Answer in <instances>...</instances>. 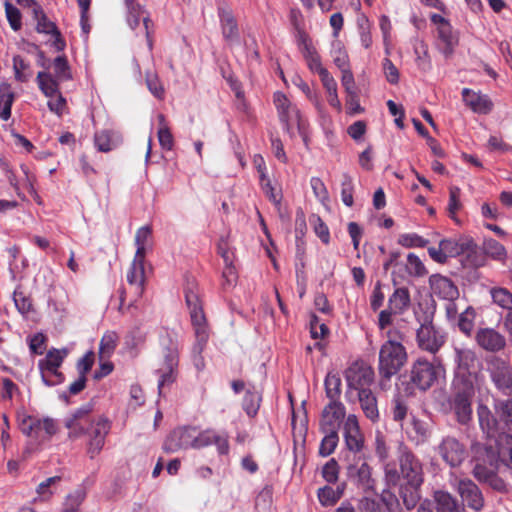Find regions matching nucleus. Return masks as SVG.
<instances>
[{"label":"nucleus","mask_w":512,"mask_h":512,"mask_svg":"<svg viewBox=\"0 0 512 512\" xmlns=\"http://www.w3.org/2000/svg\"><path fill=\"white\" fill-rule=\"evenodd\" d=\"M407 361L405 347L397 341H385L379 351L378 372L380 386L385 388L392 376L396 375Z\"/></svg>","instance_id":"7ed1b4c3"},{"label":"nucleus","mask_w":512,"mask_h":512,"mask_svg":"<svg viewBox=\"0 0 512 512\" xmlns=\"http://www.w3.org/2000/svg\"><path fill=\"white\" fill-rule=\"evenodd\" d=\"M429 285L433 294L447 301H454L459 297V290L454 282L441 274L429 277Z\"/></svg>","instance_id":"4be33fe9"},{"label":"nucleus","mask_w":512,"mask_h":512,"mask_svg":"<svg viewBox=\"0 0 512 512\" xmlns=\"http://www.w3.org/2000/svg\"><path fill=\"white\" fill-rule=\"evenodd\" d=\"M325 394L329 402L342 403L340 401L342 393V381L337 373L329 372L324 381Z\"/></svg>","instance_id":"2f4dec72"},{"label":"nucleus","mask_w":512,"mask_h":512,"mask_svg":"<svg viewBox=\"0 0 512 512\" xmlns=\"http://www.w3.org/2000/svg\"><path fill=\"white\" fill-rule=\"evenodd\" d=\"M310 334L313 339L324 338L329 334V328L325 323H321L318 316L312 314L310 317Z\"/></svg>","instance_id":"774afa93"},{"label":"nucleus","mask_w":512,"mask_h":512,"mask_svg":"<svg viewBox=\"0 0 512 512\" xmlns=\"http://www.w3.org/2000/svg\"><path fill=\"white\" fill-rule=\"evenodd\" d=\"M14 102V93L8 85L0 88V118L8 120L11 117V108Z\"/></svg>","instance_id":"79ce46f5"},{"label":"nucleus","mask_w":512,"mask_h":512,"mask_svg":"<svg viewBox=\"0 0 512 512\" xmlns=\"http://www.w3.org/2000/svg\"><path fill=\"white\" fill-rule=\"evenodd\" d=\"M33 16H34V19L37 21L36 30L39 33L53 34L54 32H56L58 30L55 23L48 20L42 7L40 8V12L34 13Z\"/></svg>","instance_id":"680f3d73"},{"label":"nucleus","mask_w":512,"mask_h":512,"mask_svg":"<svg viewBox=\"0 0 512 512\" xmlns=\"http://www.w3.org/2000/svg\"><path fill=\"white\" fill-rule=\"evenodd\" d=\"M361 45L368 49L372 45L371 24L365 16L357 19Z\"/></svg>","instance_id":"6e6d98bb"},{"label":"nucleus","mask_w":512,"mask_h":512,"mask_svg":"<svg viewBox=\"0 0 512 512\" xmlns=\"http://www.w3.org/2000/svg\"><path fill=\"white\" fill-rule=\"evenodd\" d=\"M92 408L91 404L83 405L78 408L69 419H67L66 427L69 429L70 438H77L88 433L92 423L94 422L90 417Z\"/></svg>","instance_id":"6ab92c4d"},{"label":"nucleus","mask_w":512,"mask_h":512,"mask_svg":"<svg viewBox=\"0 0 512 512\" xmlns=\"http://www.w3.org/2000/svg\"><path fill=\"white\" fill-rule=\"evenodd\" d=\"M260 172V183L262 190L268 199L273 202L274 205L279 206L281 203L282 194L280 191H276V189L272 186L270 179L266 176L265 172L261 170V166L259 165Z\"/></svg>","instance_id":"de8ad7c7"},{"label":"nucleus","mask_w":512,"mask_h":512,"mask_svg":"<svg viewBox=\"0 0 512 512\" xmlns=\"http://www.w3.org/2000/svg\"><path fill=\"white\" fill-rule=\"evenodd\" d=\"M453 486L462 502L469 509L480 512L484 507V496L480 488L469 478H455Z\"/></svg>","instance_id":"2eb2a0df"},{"label":"nucleus","mask_w":512,"mask_h":512,"mask_svg":"<svg viewBox=\"0 0 512 512\" xmlns=\"http://www.w3.org/2000/svg\"><path fill=\"white\" fill-rule=\"evenodd\" d=\"M340 467L336 459L331 458L322 467L321 475L328 483L334 484L338 481Z\"/></svg>","instance_id":"bf43d9fd"},{"label":"nucleus","mask_w":512,"mask_h":512,"mask_svg":"<svg viewBox=\"0 0 512 512\" xmlns=\"http://www.w3.org/2000/svg\"><path fill=\"white\" fill-rule=\"evenodd\" d=\"M41 373V379L46 386H56L64 382L65 376L59 371V368L38 365Z\"/></svg>","instance_id":"a19ab883"},{"label":"nucleus","mask_w":512,"mask_h":512,"mask_svg":"<svg viewBox=\"0 0 512 512\" xmlns=\"http://www.w3.org/2000/svg\"><path fill=\"white\" fill-rule=\"evenodd\" d=\"M416 341L421 350L436 354L445 344L446 334L426 319L417 329Z\"/></svg>","instance_id":"9b49d317"},{"label":"nucleus","mask_w":512,"mask_h":512,"mask_svg":"<svg viewBox=\"0 0 512 512\" xmlns=\"http://www.w3.org/2000/svg\"><path fill=\"white\" fill-rule=\"evenodd\" d=\"M408 377L406 392L413 394L415 388L422 391L429 389L437 379V372L431 362L419 358L412 364Z\"/></svg>","instance_id":"9d476101"},{"label":"nucleus","mask_w":512,"mask_h":512,"mask_svg":"<svg viewBox=\"0 0 512 512\" xmlns=\"http://www.w3.org/2000/svg\"><path fill=\"white\" fill-rule=\"evenodd\" d=\"M374 377L373 368L363 362H354L345 372L348 388L357 391V393L363 389H370Z\"/></svg>","instance_id":"4468645a"},{"label":"nucleus","mask_w":512,"mask_h":512,"mask_svg":"<svg viewBox=\"0 0 512 512\" xmlns=\"http://www.w3.org/2000/svg\"><path fill=\"white\" fill-rule=\"evenodd\" d=\"M485 253L493 259L502 260L506 257L505 247L494 239H489L484 242Z\"/></svg>","instance_id":"0e129e2a"},{"label":"nucleus","mask_w":512,"mask_h":512,"mask_svg":"<svg viewBox=\"0 0 512 512\" xmlns=\"http://www.w3.org/2000/svg\"><path fill=\"white\" fill-rule=\"evenodd\" d=\"M152 228L151 226L140 227L135 234V245L137 247L135 255L138 257L146 256V245L148 240L151 238Z\"/></svg>","instance_id":"a18cd8bd"},{"label":"nucleus","mask_w":512,"mask_h":512,"mask_svg":"<svg viewBox=\"0 0 512 512\" xmlns=\"http://www.w3.org/2000/svg\"><path fill=\"white\" fill-rule=\"evenodd\" d=\"M122 142L119 132L112 129L97 131L94 135V144L98 151L109 152L115 149Z\"/></svg>","instance_id":"393cba45"},{"label":"nucleus","mask_w":512,"mask_h":512,"mask_svg":"<svg viewBox=\"0 0 512 512\" xmlns=\"http://www.w3.org/2000/svg\"><path fill=\"white\" fill-rule=\"evenodd\" d=\"M86 498V492L83 488H78L67 495L64 508L61 512H79V507Z\"/></svg>","instance_id":"c03bdc74"},{"label":"nucleus","mask_w":512,"mask_h":512,"mask_svg":"<svg viewBox=\"0 0 512 512\" xmlns=\"http://www.w3.org/2000/svg\"><path fill=\"white\" fill-rule=\"evenodd\" d=\"M440 247L448 258L456 257L463 253H469L475 250L476 244L473 240L456 241L454 239H442Z\"/></svg>","instance_id":"a878e982"},{"label":"nucleus","mask_w":512,"mask_h":512,"mask_svg":"<svg viewBox=\"0 0 512 512\" xmlns=\"http://www.w3.org/2000/svg\"><path fill=\"white\" fill-rule=\"evenodd\" d=\"M322 433L325 434V436L321 440L318 453L321 457H327L335 451L339 443V436L338 432Z\"/></svg>","instance_id":"49530a36"},{"label":"nucleus","mask_w":512,"mask_h":512,"mask_svg":"<svg viewBox=\"0 0 512 512\" xmlns=\"http://www.w3.org/2000/svg\"><path fill=\"white\" fill-rule=\"evenodd\" d=\"M303 57L307 62L308 68L318 75L321 74L322 71H327L326 68L322 66L321 57L314 48H308L307 51H303Z\"/></svg>","instance_id":"5fc2aeb1"},{"label":"nucleus","mask_w":512,"mask_h":512,"mask_svg":"<svg viewBox=\"0 0 512 512\" xmlns=\"http://www.w3.org/2000/svg\"><path fill=\"white\" fill-rule=\"evenodd\" d=\"M454 352L456 368L453 383L475 386L481 367L476 352L471 348L458 347Z\"/></svg>","instance_id":"423d86ee"},{"label":"nucleus","mask_w":512,"mask_h":512,"mask_svg":"<svg viewBox=\"0 0 512 512\" xmlns=\"http://www.w3.org/2000/svg\"><path fill=\"white\" fill-rule=\"evenodd\" d=\"M339 493L340 492L334 491L333 487L326 485L318 489L317 496L321 505L328 507L333 506L338 502Z\"/></svg>","instance_id":"4d7b16f0"},{"label":"nucleus","mask_w":512,"mask_h":512,"mask_svg":"<svg viewBox=\"0 0 512 512\" xmlns=\"http://www.w3.org/2000/svg\"><path fill=\"white\" fill-rule=\"evenodd\" d=\"M117 334L115 332L105 333L99 344L100 359L109 358L117 347Z\"/></svg>","instance_id":"37998d69"},{"label":"nucleus","mask_w":512,"mask_h":512,"mask_svg":"<svg viewBox=\"0 0 512 512\" xmlns=\"http://www.w3.org/2000/svg\"><path fill=\"white\" fill-rule=\"evenodd\" d=\"M462 98L464 103L475 113L488 114L492 111L493 103L485 94L464 88L462 90Z\"/></svg>","instance_id":"5701e85b"},{"label":"nucleus","mask_w":512,"mask_h":512,"mask_svg":"<svg viewBox=\"0 0 512 512\" xmlns=\"http://www.w3.org/2000/svg\"><path fill=\"white\" fill-rule=\"evenodd\" d=\"M494 303L502 308L512 310V293L505 288H494L491 291Z\"/></svg>","instance_id":"052dcab7"},{"label":"nucleus","mask_w":512,"mask_h":512,"mask_svg":"<svg viewBox=\"0 0 512 512\" xmlns=\"http://www.w3.org/2000/svg\"><path fill=\"white\" fill-rule=\"evenodd\" d=\"M261 395L253 389H247L242 401V407L249 417H254L260 408Z\"/></svg>","instance_id":"4c0bfd02"},{"label":"nucleus","mask_w":512,"mask_h":512,"mask_svg":"<svg viewBox=\"0 0 512 512\" xmlns=\"http://www.w3.org/2000/svg\"><path fill=\"white\" fill-rule=\"evenodd\" d=\"M360 407L367 419L376 423L380 418L378 401L371 389H363L357 393Z\"/></svg>","instance_id":"b1692460"},{"label":"nucleus","mask_w":512,"mask_h":512,"mask_svg":"<svg viewBox=\"0 0 512 512\" xmlns=\"http://www.w3.org/2000/svg\"><path fill=\"white\" fill-rule=\"evenodd\" d=\"M436 503L437 512H462L457 500L449 493L443 490H437L433 495Z\"/></svg>","instance_id":"7c9ffc66"},{"label":"nucleus","mask_w":512,"mask_h":512,"mask_svg":"<svg viewBox=\"0 0 512 512\" xmlns=\"http://www.w3.org/2000/svg\"><path fill=\"white\" fill-rule=\"evenodd\" d=\"M347 477L353 480L356 485L364 491H373L376 485L372 477V467L367 463V456L364 460L343 461Z\"/></svg>","instance_id":"f8f14e48"},{"label":"nucleus","mask_w":512,"mask_h":512,"mask_svg":"<svg viewBox=\"0 0 512 512\" xmlns=\"http://www.w3.org/2000/svg\"><path fill=\"white\" fill-rule=\"evenodd\" d=\"M410 303V293L405 287L396 288L388 299L390 310H393L398 315L403 314L409 308Z\"/></svg>","instance_id":"bb28decb"},{"label":"nucleus","mask_w":512,"mask_h":512,"mask_svg":"<svg viewBox=\"0 0 512 512\" xmlns=\"http://www.w3.org/2000/svg\"><path fill=\"white\" fill-rule=\"evenodd\" d=\"M438 38L443 43L442 52L445 56H450L454 52V48L458 44V38L453 33L452 25L447 23L437 28Z\"/></svg>","instance_id":"473e14b6"},{"label":"nucleus","mask_w":512,"mask_h":512,"mask_svg":"<svg viewBox=\"0 0 512 512\" xmlns=\"http://www.w3.org/2000/svg\"><path fill=\"white\" fill-rule=\"evenodd\" d=\"M476 311L473 307H467L459 314L457 326L459 330L467 337H470L474 329Z\"/></svg>","instance_id":"c9c22d12"},{"label":"nucleus","mask_w":512,"mask_h":512,"mask_svg":"<svg viewBox=\"0 0 512 512\" xmlns=\"http://www.w3.org/2000/svg\"><path fill=\"white\" fill-rule=\"evenodd\" d=\"M381 502L384 504L387 512H403L399 498L390 490H383L381 493Z\"/></svg>","instance_id":"69168bd1"},{"label":"nucleus","mask_w":512,"mask_h":512,"mask_svg":"<svg viewBox=\"0 0 512 512\" xmlns=\"http://www.w3.org/2000/svg\"><path fill=\"white\" fill-rule=\"evenodd\" d=\"M408 435L412 441L416 444L424 443L430 436L428 425L425 421L420 420L416 417L411 419V430H408Z\"/></svg>","instance_id":"f704fd0d"},{"label":"nucleus","mask_w":512,"mask_h":512,"mask_svg":"<svg viewBox=\"0 0 512 512\" xmlns=\"http://www.w3.org/2000/svg\"><path fill=\"white\" fill-rule=\"evenodd\" d=\"M344 449L341 451L342 461L364 460L365 437L361 431L356 415L350 414L343 425Z\"/></svg>","instance_id":"20e7f679"},{"label":"nucleus","mask_w":512,"mask_h":512,"mask_svg":"<svg viewBox=\"0 0 512 512\" xmlns=\"http://www.w3.org/2000/svg\"><path fill=\"white\" fill-rule=\"evenodd\" d=\"M475 386L453 383L451 395L447 398V406L460 425H467L472 420V403Z\"/></svg>","instance_id":"39448f33"},{"label":"nucleus","mask_w":512,"mask_h":512,"mask_svg":"<svg viewBox=\"0 0 512 512\" xmlns=\"http://www.w3.org/2000/svg\"><path fill=\"white\" fill-rule=\"evenodd\" d=\"M146 85L149 91L158 99H163L165 95V90L159 77L156 73L151 71L146 72L145 76Z\"/></svg>","instance_id":"13d9d810"},{"label":"nucleus","mask_w":512,"mask_h":512,"mask_svg":"<svg viewBox=\"0 0 512 512\" xmlns=\"http://www.w3.org/2000/svg\"><path fill=\"white\" fill-rule=\"evenodd\" d=\"M36 81L40 91L47 98H52L54 95L61 93L59 88V83L61 81L48 72H38Z\"/></svg>","instance_id":"cd10ccee"},{"label":"nucleus","mask_w":512,"mask_h":512,"mask_svg":"<svg viewBox=\"0 0 512 512\" xmlns=\"http://www.w3.org/2000/svg\"><path fill=\"white\" fill-rule=\"evenodd\" d=\"M184 296L196 337L193 352L201 354L209 339V329L200 298L199 286L194 279H187Z\"/></svg>","instance_id":"f03ea898"},{"label":"nucleus","mask_w":512,"mask_h":512,"mask_svg":"<svg viewBox=\"0 0 512 512\" xmlns=\"http://www.w3.org/2000/svg\"><path fill=\"white\" fill-rule=\"evenodd\" d=\"M110 428L111 423L105 417H98L92 423L87 433L90 437L87 453L91 459L95 458L101 452L105 444V438L108 435Z\"/></svg>","instance_id":"dca6fc26"},{"label":"nucleus","mask_w":512,"mask_h":512,"mask_svg":"<svg viewBox=\"0 0 512 512\" xmlns=\"http://www.w3.org/2000/svg\"><path fill=\"white\" fill-rule=\"evenodd\" d=\"M19 429L23 434L36 439H49L57 432L54 419L46 417L40 419L25 412L17 413Z\"/></svg>","instance_id":"1a4fd4ad"},{"label":"nucleus","mask_w":512,"mask_h":512,"mask_svg":"<svg viewBox=\"0 0 512 512\" xmlns=\"http://www.w3.org/2000/svg\"><path fill=\"white\" fill-rule=\"evenodd\" d=\"M441 459L450 467L460 466L467 458V449L464 443L454 436L444 437L437 446Z\"/></svg>","instance_id":"ddd939ff"},{"label":"nucleus","mask_w":512,"mask_h":512,"mask_svg":"<svg viewBox=\"0 0 512 512\" xmlns=\"http://www.w3.org/2000/svg\"><path fill=\"white\" fill-rule=\"evenodd\" d=\"M401 254L398 251H393L389 254L388 259L383 263V269L385 272L393 268L391 272L392 281L394 285L400 283L399 279H404L403 267L404 264L399 261Z\"/></svg>","instance_id":"72a5a7b5"},{"label":"nucleus","mask_w":512,"mask_h":512,"mask_svg":"<svg viewBox=\"0 0 512 512\" xmlns=\"http://www.w3.org/2000/svg\"><path fill=\"white\" fill-rule=\"evenodd\" d=\"M166 341L167 344L164 345L162 349V359L159 361L155 369V373L159 376L158 388L160 391L166 385H170L176 380L179 363L177 343L169 336Z\"/></svg>","instance_id":"6e6552de"},{"label":"nucleus","mask_w":512,"mask_h":512,"mask_svg":"<svg viewBox=\"0 0 512 512\" xmlns=\"http://www.w3.org/2000/svg\"><path fill=\"white\" fill-rule=\"evenodd\" d=\"M475 342L483 350L496 353L506 346L505 337L493 328H479L475 333Z\"/></svg>","instance_id":"412c9836"},{"label":"nucleus","mask_w":512,"mask_h":512,"mask_svg":"<svg viewBox=\"0 0 512 512\" xmlns=\"http://www.w3.org/2000/svg\"><path fill=\"white\" fill-rule=\"evenodd\" d=\"M353 193V179L349 174L343 173L341 179V200L348 207H351L354 203Z\"/></svg>","instance_id":"8fccbe9b"},{"label":"nucleus","mask_w":512,"mask_h":512,"mask_svg":"<svg viewBox=\"0 0 512 512\" xmlns=\"http://www.w3.org/2000/svg\"><path fill=\"white\" fill-rule=\"evenodd\" d=\"M159 129H158V140L160 146L165 150H172L174 146V137L166 123L165 116L163 114L158 115Z\"/></svg>","instance_id":"58836bf2"},{"label":"nucleus","mask_w":512,"mask_h":512,"mask_svg":"<svg viewBox=\"0 0 512 512\" xmlns=\"http://www.w3.org/2000/svg\"><path fill=\"white\" fill-rule=\"evenodd\" d=\"M13 300L17 310L22 315L28 316L31 312L35 311L31 297L25 295L24 292L15 290Z\"/></svg>","instance_id":"864d4df0"},{"label":"nucleus","mask_w":512,"mask_h":512,"mask_svg":"<svg viewBox=\"0 0 512 512\" xmlns=\"http://www.w3.org/2000/svg\"><path fill=\"white\" fill-rule=\"evenodd\" d=\"M219 17L222 27V34L226 40L232 41L239 37L238 25L233 14L229 10L220 9Z\"/></svg>","instance_id":"c756f323"},{"label":"nucleus","mask_w":512,"mask_h":512,"mask_svg":"<svg viewBox=\"0 0 512 512\" xmlns=\"http://www.w3.org/2000/svg\"><path fill=\"white\" fill-rule=\"evenodd\" d=\"M404 271L413 277H423L428 273L421 259L414 253L407 255V263L404 264L403 267V272Z\"/></svg>","instance_id":"ea45409f"},{"label":"nucleus","mask_w":512,"mask_h":512,"mask_svg":"<svg viewBox=\"0 0 512 512\" xmlns=\"http://www.w3.org/2000/svg\"><path fill=\"white\" fill-rule=\"evenodd\" d=\"M399 470L394 464L384 466V476L387 485H399V495L407 510L416 507L421 496L420 488L424 481L423 468L416 455L403 444L399 448Z\"/></svg>","instance_id":"f257e3e1"},{"label":"nucleus","mask_w":512,"mask_h":512,"mask_svg":"<svg viewBox=\"0 0 512 512\" xmlns=\"http://www.w3.org/2000/svg\"><path fill=\"white\" fill-rule=\"evenodd\" d=\"M477 415L480 428L487 437H494L497 432L498 422L490 409L485 405H479Z\"/></svg>","instance_id":"c85d7f7f"},{"label":"nucleus","mask_w":512,"mask_h":512,"mask_svg":"<svg viewBox=\"0 0 512 512\" xmlns=\"http://www.w3.org/2000/svg\"><path fill=\"white\" fill-rule=\"evenodd\" d=\"M409 407L402 396L397 395L392 400L391 413L395 422L401 423L408 415Z\"/></svg>","instance_id":"603ef678"},{"label":"nucleus","mask_w":512,"mask_h":512,"mask_svg":"<svg viewBox=\"0 0 512 512\" xmlns=\"http://www.w3.org/2000/svg\"><path fill=\"white\" fill-rule=\"evenodd\" d=\"M53 69L55 78L60 81H67L72 79L70 66L68 64L66 56H58L53 61Z\"/></svg>","instance_id":"3c124183"},{"label":"nucleus","mask_w":512,"mask_h":512,"mask_svg":"<svg viewBox=\"0 0 512 512\" xmlns=\"http://www.w3.org/2000/svg\"><path fill=\"white\" fill-rule=\"evenodd\" d=\"M68 353L69 352L66 348H51L47 351L45 358L39 360L38 365L60 368L65 358L68 356Z\"/></svg>","instance_id":"e433bc0d"},{"label":"nucleus","mask_w":512,"mask_h":512,"mask_svg":"<svg viewBox=\"0 0 512 512\" xmlns=\"http://www.w3.org/2000/svg\"><path fill=\"white\" fill-rule=\"evenodd\" d=\"M145 257H138L134 255V259L127 271V282L130 285L132 297L129 303L126 305V289L120 291V304L118 310L120 313L125 314L131 307L134 306L135 302L142 296L144 292L145 282V269H144Z\"/></svg>","instance_id":"0eeeda50"},{"label":"nucleus","mask_w":512,"mask_h":512,"mask_svg":"<svg viewBox=\"0 0 512 512\" xmlns=\"http://www.w3.org/2000/svg\"><path fill=\"white\" fill-rule=\"evenodd\" d=\"M397 243L405 248H423L428 245L429 240L417 233H404L399 235Z\"/></svg>","instance_id":"09e8293b"},{"label":"nucleus","mask_w":512,"mask_h":512,"mask_svg":"<svg viewBox=\"0 0 512 512\" xmlns=\"http://www.w3.org/2000/svg\"><path fill=\"white\" fill-rule=\"evenodd\" d=\"M346 409L343 403L328 402L322 410L319 422L321 432H338L344 420Z\"/></svg>","instance_id":"a211bd4d"},{"label":"nucleus","mask_w":512,"mask_h":512,"mask_svg":"<svg viewBox=\"0 0 512 512\" xmlns=\"http://www.w3.org/2000/svg\"><path fill=\"white\" fill-rule=\"evenodd\" d=\"M196 427H180L174 429L165 439L163 450L167 453H174L181 449L193 448V434Z\"/></svg>","instance_id":"aec40b11"},{"label":"nucleus","mask_w":512,"mask_h":512,"mask_svg":"<svg viewBox=\"0 0 512 512\" xmlns=\"http://www.w3.org/2000/svg\"><path fill=\"white\" fill-rule=\"evenodd\" d=\"M48 99L47 106L52 113L56 114L58 117L68 113L67 101L62 93L56 94L54 97Z\"/></svg>","instance_id":"e2e57ef3"},{"label":"nucleus","mask_w":512,"mask_h":512,"mask_svg":"<svg viewBox=\"0 0 512 512\" xmlns=\"http://www.w3.org/2000/svg\"><path fill=\"white\" fill-rule=\"evenodd\" d=\"M214 444L220 455L229 453V440L227 434H218L213 429L198 431L193 434V449H202Z\"/></svg>","instance_id":"f3484780"},{"label":"nucleus","mask_w":512,"mask_h":512,"mask_svg":"<svg viewBox=\"0 0 512 512\" xmlns=\"http://www.w3.org/2000/svg\"><path fill=\"white\" fill-rule=\"evenodd\" d=\"M5 13L7 20L14 31H18L21 29V13L17 7H15L10 2H5Z\"/></svg>","instance_id":"338daca9"}]
</instances>
